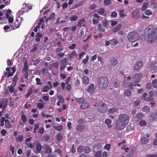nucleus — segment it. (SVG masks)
<instances>
[{
	"label": "nucleus",
	"instance_id": "obj_1",
	"mask_svg": "<svg viewBox=\"0 0 157 157\" xmlns=\"http://www.w3.org/2000/svg\"><path fill=\"white\" fill-rule=\"evenodd\" d=\"M129 119V116L126 114L122 113L119 115L116 121L115 128L120 131L123 129L128 123Z\"/></svg>",
	"mask_w": 157,
	"mask_h": 157
},
{
	"label": "nucleus",
	"instance_id": "obj_2",
	"mask_svg": "<svg viewBox=\"0 0 157 157\" xmlns=\"http://www.w3.org/2000/svg\"><path fill=\"white\" fill-rule=\"evenodd\" d=\"M109 85L108 78L105 76L99 77L98 80V87L101 89H105Z\"/></svg>",
	"mask_w": 157,
	"mask_h": 157
},
{
	"label": "nucleus",
	"instance_id": "obj_3",
	"mask_svg": "<svg viewBox=\"0 0 157 157\" xmlns=\"http://www.w3.org/2000/svg\"><path fill=\"white\" fill-rule=\"evenodd\" d=\"M157 38V28L153 29L147 37V41L148 43H152Z\"/></svg>",
	"mask_w": 157,
	"mask_h": 157
},
{
	"label": "nucleus",
	"instance_id": "obj_4",
	"mask_svg": "<svg viewBox=\"0 0 157 157\" xmlns=\"http://www.w3.org/2000/svg\"><path fill=\"white\" fill-rule=\"evenodd\" d=\"M139 35L136 32H132L128 35V39L130 42H134L139 39Z\"/></svg>",
	"mask_w": 157,
	"mask_h": 157
},
{
	"label": "nucleus",
	"instance_id": "obj_5",
	"mask_svg": "<svg viewBox=\"0 0 157 157\" xmlns=\"http://www.w3.org/2000/svg\"><path fill=\"white\" fill-rule=\"evenodd\" d=\"M97 109L98 111L100 113H104L107 111V107L104 103L101 102L98 104Z\"/></svg>",
	"mask_w": 157,
	"mask_h": 157
},
{
	"label": "nucleus",
	"instance_id": "obj_6",
	"mask_svg": "<svg viewBox=\"0 0 157 157\" xmlns=\"http://www.w3.org/2000/svg\"><path fill=\"white\" fill-rule=\"evenodd\" d=\"M31 8V6H29L27 4L25 3L23 5V7L19 11L18 13L20 15H22L25 12H28Z\"/></svg>",
	"mask_w": 157,
	"mask_h": 157
},
{
	"label": "nucleus",
	"instance_id": "obj_7",
	"mask_svg": "<svg viewBox=\"0 0 157 157\" xmlns=\"http://www.w3.org/2000/svg\"><path fill=\"white\" fill-rule=\"evenodd\" d=\"M60 66L59 67L60 72H62L66 68L67 63V58H65L60 61Z\"/></svg>",
	"mask_w": 157,
	"mask_h": 157
},
{
	"label": "nucleus",
	"instance_id": "obj_8",
	"mask_svg": "<svg viewBox=\"0 0 157 157\" xmlns=\"http://www.w3.org/2000/svg\"><path fill=\"white\" fill-rule=\"evenodd\" d=\"M132 16V18L136 19H139L141 18V16L139 15V11L136 10L133 11Z\"/></svg>",
	"mask_w": 157,
	"mask_h": 157
},
{
	"label": "nucleus",
	"instance_id": "obj_9",
	"mask_svg": "<svg viewBox=\"0 0 157 157\" xmlns=\"http://www.w3.org/2000/svg\"><path fill=\"white\" fill-rule=\"evenodd\" d=\"M143 64V62L141 61H137L134 66V70L135 71H138L142 67Z\"/></svg>",
	"mask_w": 157,
	"mask_h": 157
},
{
	"label": "nucleus",
	"instance_id": "obj_10",
	"mask_svg": "<svg viewBox=\"0 0 157 157\" xmlns=\"http://www.w3.org/2000/svg\"><path fill=\"white\" fill-rule=\"evenodd\" d=\"M21 21L17 22L15 21L14 23V25H10L11 30H14L16 29L19 28L20 26L21 25Z\"/></svg>",
	"mask_w": 157,
	"mask_h": 157
},
{
	"label": "nucleus",
	"instance_id": "obj_11",
	"mask_svg": "<svg viewBox=\"0 0 157 157\" xmlns=\"http://www.w3.org/2000/svg\"><path fill=\"white\" fill-rule=\"evenodd\" d=\"M48 84L49 86H45L43 89V92H46L48 91V90L52 87L51 82L49 81L48 82Z\"/></svg>",
	"mask_w": 157,
	"mask_h": 157
},
{
	"label": "nucleus",
	"instance_id": "obj_12",
	"mask_svg": "<svg viewBox=\"0 0 157 157\" xmlns=\"http://www.w3.org/2000/svg\"><path fill=\"white\" fill-rule=\"evenodd\" d=\"M143 77V75L142 74H137L134 75L133 77V79L136 80H139V82L141 79Z\"/></svg>",
	"mask_w": 157,
	"mask_h": 157
},
{
	"label": "nucleus",
	"instance_id": "obj_13",
	"mask_svg": "<svg viewBox=\"0 0 157 157\" xmlns=\"http://www.w3.org/2000/svg\"><path fill=\"white\" fill-rule=\"evenodd\" d=\"M36 148L37 153H39L42 150V147L40 143H38L36 145Z\"/></svg>",
	"mask_w": 157,
	"mask_h": 157
},
{
	"label": "nucleus",
	"instance_id": "obj_14",
	"mask_svg": "<svg viewBox=\"0 0 157 157\" xmlns=\"http://www.w3.org/2000/svg\"><path fill=\"white\" fill-rule=\"evenodd\" d=\"M118 61L115 57H112L110 60L111 65L113 66H115L117 63Z\"/></svg>",
	"mask_w": 157,
	"mask_h": 157
},
{
	"label": "nucleus",
	"instance_id": "obj_15",
	"mask_svg": "<svg viewBox=\"0 0 157 157\" xmlns=\"http://www.w3.org/2000/svg\"><path fill=\"white\" fill-rule=\"evenodd\" d=\"M90 105V103L87 102H83L82 104H81L80 106L81 108L82 109H84L85 108L89 107Z\"/></svg>",
	"mask_w": 157,
	"mask_h": 157
},
{
	"label": "nucleus",
	"instance_id": "obj_16",
	"mask_svg": "<svg viewBox=\"0 0 157 157\" xmlns=\"http://www.w3.org/2000/svg\"><path fill=\"white\" fill-rule=\"evenodd\" d=\"M52 150L49 144H47L45 145V152L46 153L51 154L52 152Z\"/></svg>",
	"mask_w": 157,
	"mask_h": 157
},
{
	"label": "nucleus",
	"instance_id": "obj_17",
	"mask_svg": "<svg viewBox=\"0 0 157 157\" xmlns=\"http://www.w3.org/2000/svg\"><path fill=\"white\" fill-rule=\"evenodd\" d=\"M82 81L84 84L86 85L88 84L89 81V78L87 76H83L82 78Z\"/></svg>",
	"mask_w": 157,
	"mask_h": 157
},
{
	"label": "nucleus",
	"instance_id": "obj_18",
	"mask_svg": "<svg viewBox=\"0 0 157 157\" xmlns=\"http://www.w3.org/2000/svg\"><path fill=\"white\" fill-rule=\"evenodd\" d=\"M43 35L41 33L39 32L37 33L36 35V38L35 39V40L37 42L40 41V39L42 37Z\"/></svg>",
	"mask_w": 157,
	"mask_h": 157
},
{
	"label": "nucleus",
	"instance_id": "obj_19",
	"mask_svg": "<svg viewBox=\"0 0 157 157\" xmlns=\"http://www.w3.org/2000/svg\"><path fill=\"white\" fill-rule=\"evenodd\" d=\"M157 119V113L155 112L152 113L150 116V119L154 120Z\"/></svg>",
	"mask_w": 157,
	"mask_h": 157
},
{
	"label": "nucleus",
	"instance_id": "obj_20",
	"mask_svg": "<svg viewBox=\"0 0 157 157\" xmlns=\"http://www.w3.org/2000/svg\"><path fill=\"white\" fill-rule=\"evenodd\" d=\"M140 140L142 144H145L148 142L149 139L145 137H143L141 138Z\"/></svg>",
	"mask_w": 157,
	"mask_h": 157
},
{
	"label": "nucleus",
	"instance_id": "obj_21",
	"mask_svg": "<svg viewBox=\"0 0 157 157\" xmlns=\"http://www.w3.org/2000/svg\"><path fill=\"white\" fill-rule=\"evenodd\" d=\"M5 125L7 128H9L12 127V125L10 124L9 121L8 119H6Z\"/></svg>",
	"mask_w": 157,
	"mask_h": 157
},
{
	"label": "nucleus",
	"instance_id": "obj_22",
	"mask_svg": "<svg viewBox=\"0 0 157 157\" xmlns=\"http://www.w3.org/2000/svg\"><path fill=\"white\" fill-rule=\"evenodd\" d=\"M118 43V40L115 39H113L110 40V44L113 46L117 44Z\"/></svg>",
	"mask_w": 157,
	"mask_h": 157
},
{
	"label": "nucleus",
	"instance_id": "obj_23",
	"mask_svg": "<svg viewBox=\"0 0 157 157\" xmlns=\"http://www.w3.org/2000/svg\"><path fill=\"white\" fill-rule=\"evenodd\" d=\"M77 56L78 54L75 51H73L68 55V56L70 58H71L74 56Z\"/></svg>",
	"mask_w": 157,
	"mask_h": 157
},
{
	"label": "nucleus",
	"instance_id": "obj_24",
	"mask_svg": "<svg viewBox=\"0 0 157 157\" xmlns=\"http://www.w3.org/2000/svg\"><path fill=\"white\" fill-rule=\"evenodd\" d=\"M98 31L101 32H104L105 31V29L102 27L101 24H99L98 26Z\"/></svg>",
	"mask_w": 157,
	"mask_h": 157
},
{
	"label": "nucleus",
	"instance_id": "obj_25",
	"mask_svg": "<svg viewBox=\"0 0 157 157\" xmlns=\"http://www.w3.org/2000/svg\"><path fill=\"white\" fill-rule=\"evenodd\" d=\"M94 85L93 83L90 84L88 88L87 91L89 92H91L94 90Z\"/></svg>",
	"mask_w": 157,
	"mask_h": 157
},
{
	"label": "nucleus",
	"instance_id": "obj_26",
	"mask_svg": "<svg viewBox=\"0 0 157 157\" xmlns=\"http://www.w3.org/2000/svg\"><path fill=\"white\" fill-rule=\"evenodd\" d=\"M84 128L83 125L82 124H79L77 125L76 127L77 131L79 132H81L84 129Z\"/></svg>",
	"mask_w": 157,
	"mask_h": 157
},
{
	"label": "nucleus",
	"instance_id": "obj_27",
	"mask_svg": "<svg viewBox=\"0 0 157 157\" xmlns=\"http://www.w3.org/2000/svg\"><path fill=\"white\" fill-rule=\"evenodd\" d=\"M121 24H118L116 27L113 29V32L116 33L121 28Z\"/></svg>",
	"mask_w": 157,
	"mask_h": 157
},
{
	"label": "nucleus",
	"instance_id": "obj_28",
	"mask_svg": "<svg viewBox=\"0 0 157 157\" xmlns=\"http://www.w3.org/2000/svg\"><path fill=\"white\" fill-rule=\"evenodd\" d=\"M118 110V109L117 107H113L112 108L110 109L109 110V113H113L116 111Z\"/></svg>",
	"mask_w": 157,
	"mask_h": 157
},
{
	"label": "nucleus",
	"instance_id": "obj_29",
	"mask_svg": "<svg viewBox=\"0 0 157 157\" xmlns=\"http://www.w3.org/2000/svg\"><path fill=\"white\" fill-rule=\"evenodd\" d=\"M18 75L17 74H16L14 76L13 81V83L14 85L15 86L17 84V81L18 80Z\"/></svg>",
	"mask_w": 157,
	"mask_h": 157
},
{
	"label": "nucleus",
	"instance_id": "obj_30",
	"mask_svg": "<svg viewBox=\"0 0 157 157\" xmlns=\"http://www.w3.org/2000/svg\"><path fill=\"white\" fill-rule=\"evenodd\" d=\"M91 151L90 148L88 146H85L84 148V152L85 153H89Z\"/></svg>",
	"mask_w": 157,
	"mask_h": 157
},
{
	"label": "nucleus",
	"instance_id": "obj_31",
	"mask_svg": "<svg viewBox=\"0 0 157 157\" xmlns=\"http://www.w3.org/2000/svg\"><path fill=\"white\" fill-rule=\"evenodd\" d=\"M85 99L84 98H78L76 99V101L79 104H81L85 101Z\"/></svg>",
	"mask_w": 157,
	"mask_h": 157
},
{
	"label": "nucleus",
	"instance_id": "obj_32",
	"mask_svg": "<svg viewBox=\"0 0 157 157\" xmlns=\"http://www.w3.org/2000/svg\"><path fill=\"white\" fill-rule=\"evenodd\" d=\"M24 137L22 135H19L16 138V140L17 142H21L23 140Z\"/></svg>",
	"mask_w": 157,
	"mask_h": 157
},
{
	"label": "nucleus",
	"instance_id": "obj_33",
	"mask_svg": "<svg viewBox=\"0 0 157 157\" xmlns=\"http://www.w3.org/2000/svg\"><path fill=\"white\" fill-rule=\"evenodd\" d=\"M124 94L125 96L129 97L131 94V92L129 90L127 89L124 90Z\"/></svg>",
	"mask_w": 157,
	"mask_h": 157
},
{
	"label": "nucleus",
	"instance_id": "obj_34",
	"mask_svg": "<svg viewBox=\"0 0 157 157\" xmlns=\"http://www.w3.org/2000/svg\"><path fill=\"white\" fill-rule=\"evenodd\" d=\"M85 20L84 19H82L79 20L78 22V24L77 25L78 27H81L82 23L85 21Z\"/></svg>",
	"mask_w": 157,
	"mask_h": 157
},
{
	"label": "nucleus",
	"instance_id": "obj_35",
	"mask_svg": "<svg viewBox=\"0 0 157 157\" xmlns=\"http://www.w3.org/2000/svg\"><path fill=\"white\" fill-rule=\"evenodd\" d=\"M55 16V13H52L50 15V17L46 19V22H48V20H51V19L52 20V19H53L54 18Z\"/></svg>",
	"mask_w": 157,
	"mask_h": 157
},
{
	"label": "nucleus",
	"instance_id": "obj_36",
	"mask_svg": "<svg viewBox=\"0 0 157 157\" xmlns=\"http://www.w3.org/2000/svg\"><path fill=\"white\" fill-rule=\"evenodd\" d=\"M105 12V11L104 9L103 8H100L97 11L98 13L100 15H102Z\"/></svg>",
	"mask_w": 157,
	"mask_h": 157
},
{
	"label": "nucleus",
	"instance_id": "obj_37",
	"mask_svg": "<svg viewBox=\"0 0 157 157\" xmlns=\"http://www.w3.org/2000/svg\"><path fill=\"white\" fill-rule=\"evenodd\" d=\"M150 108L148 106H145L143 108L142 110L144 112H145L147 113L149 112L150 111Z\"/></svg>",
	"mask_w": 157,
	"mask_h": 157
},
{
	"label": "nucleus",
	"instance_id": "obj_38",
	"mask_svg": "<svg viewBox=\"0 0 157 157\" xmlns=\"http://www.w3.org/2000/svg\"><path fill=\"white\" fill-rule=\"evenodd\" d=\"M151 83L154 88H157V79L153 80L152 81Z\"/></svg>",
	"mask_w": 157,
	"mask_h": 157
},
{
	"label": "nucleus",
	"instance_id": "obj_39",
	"mask_svg": "<svg viewBox=\"0 0 157 157\" xmlns=\"http://www.w3.org/2000/svg\"><path fill=\"white\" fill-rule=\"evenodd\" d=\"M94 155V157H101V152L100 151H97Z\"/></svg>",
	"mask_w": 157,
	"mask_h": 157
},
{
	"label": "nucleus",
	"instance_id": "obj_40",
	"mask_svg": "<svg viewBox=\"0 0 157 157\" xmlns=\"http://www.w3.org/2000/svg\"><path fill=\"white\" fill-rule=\"evenodd\" d=\"M84 147L82 146H78L77 149L78 152L81 153L84 151Z\"/></svg>",
	"mask_w": 157,
	"mask_h": 157
},
{
	"label": "nucleus",
	"instance_id": "obj_41",
	"mask_svg": "<svg viewBox=\"0 0 157 157\" xmlns=\"http://www.w3.org/2000/svg\"><path fill=\"white\" fill-rule=\"evenodd\" d=\"M58 58H62L65 55V52H59L57 54Z\"/></svg>",
	"mask_w": 157,
	"mask_h": 157
},
{
	"label": "nucleus",
	"instance_id": "obj_42",
	"mask_svg": "<svg viewBox=\"0 0 157 157\" xmlns=\"http://www.w3.org/2000/svg\"><path fill=\"white\" fill-rule=\"evenodd\" d=\"M61 47L57 48L55 49L56 52H59L61 51H62L63 50V46L62 45L61 46Z\"/></svg>",
	"mask_w": 157,
	"mask_h": 157
},
{
	"label": "nucleus",
	"instance_id": "obj_43",
	"mask_svg": "<svg viewBox=\"0 0 157 157\" xmlns=\"http://www.w3.org/2000/svg\"><path fill=\"white\" fill-rule=\"evenodd\" d=\"M78 16L75 15H74L71 17L70 20L71 21H75L78 19Z\"/></svg>",
	"mask_w": 157,
	"mask_h": 157
},
{
	"label": "nucleus",
	"instance_id": "obj_44",
	"mask_svg": "<svg viewBox=\"0 0 157 157\" xmlns=\"http://www.w3.org/2000/svg\"><path fill=\"white\" fill-rule=\"evenodd\" d=\"M146 37L144 35H141L140 36L139 40L141 41L140 42V43H141V42H144L145 40Z\"/></svg>",
	"mask_w": 157,
	"mask_h": 157
},
{
	"label": "nucleus",
	"instance_id": "obj_45",
	"mask_svg": "<svg viewBox=\"0 0 157 157\" xmlns=\"http://www.w3.org/2000/svg\"><path fill=\"white\" fill-rule=\"evenodd\" d=\"M57 139L58 141H61L63 139V136L61 133H59L57 136Z\"/></svg>",
	"mask_w": 157,
	"mask_h": 157
},
{
	"label": "nucleus",
	"instance_id": "obj_46",
	"mask_svg": "<svg viewBox=\"0 0 157 157\" xmlns=\"http://www.w3.org/2000/svg\"><path fill=\"white\" fill-rule=\"evenodd\" d=\"M54 128L55 130H57L58 131H60L62 129L63 127L61 125H59L57 126H56L54 127Z\"/></svg>",
	"mask_w": 157,
	"mask_h": 157
},
{
	"label": "nucleus",
	"instance_id": "obj_47",
	"mask_svg": "<svg viewBox=\"0 0 157 157\" xmlns=\"http://www.w3.org/2000/svg\"><path fill=\"white\" fill-rule=\"evenodd\" d=\"M136 116V118L139 119H142L143 117V114L141 113H137Z\"/></svg>",
	"mask_w": 157,
	"mask_h": 157
},
{
	"label": "nucleus",
	"instance_id": "obj_48",
	"mask_svg": "<svg viewBox=\"0 0 157 157\" xmlns=\"http://www.w3.org/2000/svg\"><path fill=\"white\" fill-rule=\"evenodd\" d=\"M36 84L37 85H40L42 84V82H41V80L40 78H36Z\"/></svg>",
	"mask_w": 157,
	"mask_h": 157
},
{
	"label": "nucleus",
	"instance_id": "obj_49",
	"mask_svg": "<svg viewBox=\"0 0 157 157\" xmlns=\"http://www.w3.org/2000/svg\"><path fill=\"white\" fill-rule=\"evenodd\" d=\"M5 118L4 117H2V120L0 121V126L1 127H3L4 125V122L5 121L6 122Z\"/></svg>",
	"mask_w": 157,
	"mask_h": 157
},
{
	"label": "nucleus",
	"instance_id": "obj_50",
	"mask_svg": "<svg viewBox=\"0 0 157 157\" xmlns=\"http://www.w3.org/2000/svg\"><path fill=\"white\" fill-rule=\"evenodd\" d=\"M29 67L27 63H25L24 64V67L23 69V72L28 71Z\"/></svg>",
	"mask_w": 157,
	"mask_h": 157
},
{
	"label": "nucleus",
	"instance_id": "obj_51",
	"mask_svg": "<svg viewBox=\"0 0 157 157\" xmlns=\"http://www.w3.org/2000/svg\"><path fill=\"white\" fill-rule=\"evenodd\" d=\"M124 11L123 10H121L119 11L120 15L121 17H123L125 16V14L124 13Z\"/></svg>",
	"mask_w": 157,
	"mask_h": 157
},
{
	"label": "nucleus",
	"instance_id": "obj_52",
	"mask_svg": "<svg viewBox=\"0 0 157 157\" xmlns=\"http://www.w3.org/2000/svg\"><path fill=\"white\" fill-rule=\"evenodd\" d=\"M148 3H144L143 4V5L141 8L142 10L143 11L144 10L146 9L147 8V6H148Z\"/></svg>",
	"mask_w": 157,
	"mask_h": 157
},
{
	"label": "nucleus",
	"instance_id": "obj_53",
	"mask_svg": "<svg viewBox=\"0 0 157 157\" xmlns=\"http://www.w3.org/2000/svg\"><path fill=\"white\" fill-rule=\"evenodd\" d=\"M145 13L147 15H150L152 14V12L150 10H147L145 11Z\"/></svg>",
	"mask_w": 157,
	"mask_h": 157
},
{
	"label": "nucleus",
	"instance_id": "obj_54",
	"mask_svg": "<svg viewBox=\"0 0 157 157\" xmlns=\"http://www.w3.org/2000/svg\"><path fill=\"white\" fill-rule=\"evenodd\" d=\"M10 27H11L10 26H9L8 25H6L4 26L3 28V29L6 32H8L10 31V30H8L10 29Z\"/></svg>",
	"mask_w": 157,
	"mask_h": 157
},
{
	"label": "nucleus",
	"instance_id": "obj_55",
	"mask_svg": "<svg viewBox=\"0 0 157 157\" xmlns=\"http://www.w3.org/2000/svg\"><path fill=\"white\" fill-rule=\"evenodd\" d=\"M97 6L95 4H93L91 5L89 7V9L90 10H92L95 9Z\"/></svg>",
	"mask_w": 157,
	"mask_h": 157
},
{
	"label": "nucleus",
	"instance_id": "obj_56",
	"mask_svg": "<svg viewBox=\"0 0 157 157\" xmlns=\"http://www.w3.org/2000/svg\"><path fill=\"white\" fill-rule=\"evenodd\" d=\"M41 25L40 23H38V25L36 26L34 29V31L35 32H37V31L38 29H39L40 28V25Z\"/></svg>",
	"mask_w": 157,
	"mask_h": 157
},
{
	"label": "nucleus",
	"instance_id": "obj_57",
	"mask_svg": "<svg viewBox=\"0 0 157 157\" xmlns=\"http://www.w3.org/2000/svg\"><path fill=\"white\" fill-rule=\"evenodd\" d=\"M37 106L39 109H42L44 107V105L42 103H38L37 104Z\"/></svg>",
	"mask_w": 157,
	"mask_h": 157
},
{
	"label": "nucleus",
	"instance_id": "obj_58",
	"mask_svg": "<svg viewBox=\"0 0 157 157\" xmlns=\"http://www.w3.org/2000/svg\"><path fill=\"white\" fill-rule=\"evenodd\" d=\"M50 138V137L49 135H46L44 136L43 137V139L44 140L46 141H47L49 140Z\"/></svg>",
	"mask_w": 157,
	"mask_h": 157
},
{
	"label": "nucleus",
	"instance_id": "obj_59",
	"mask_svg": "<svg viewBox=\"0 0 157 157\" xmlns=\"http://www.w3.org/2000/svg\"><path fill=\"white\" fill-rule=\"evenodd\" d=\"M102 24L104 27H106L108 25V23L107 20H104L102 21Z\"/></svg>",
	"mask_w": 157,
	"mask_h": 157
},
{
	"label": "nucleus",
	"instance_id": "obj_60",
	"mask_svg": "<svg viewBox=\"0 0 157 157\" xmlns=\"http://www.w3.org/2000/svg\"><path fill=\"white\" fill-rule=\"evenodd\" d=\"M22 120L23 122H25L27 121V118L26 116L24 115H22L21 116Z\"/></svg>",
	"mask_w": 157,
	"mask_h": 157
},
{
	"label": "nucleus",
	"instance_id": "obj_61",
	"mask_svg": "<svg viewBox=\"0 0 157 157\" xmlns=\"http://www.w3.org/2000/svg\"><path fill=\"white\" fill-rule=\"evenodd\" d=\"M58 99H59V101H60V102H61L62 103L64 102V99L61 95H59L58 96Z\"/></svg>",
	"mask_w": 157,
	"mask_h": 157
},
{
	"label": "nucleus",
	"instance_id": "obj_62",
	"mask_svg": "<svg viewBox=\"0 0 157 157\" xmlns=\"http://www.w3.org/2000/svg\"><path fill=\"white\" fill-rule=\"evenodd\" d=\"M89 56H86V58L82 60V63L84 64H86L88 61L89 59Z\"/></svg>",
	"mask_w": 157,
	"mask_h": 157
},
{
	"label": "nucleus",
	"instance_id": "obj_63",
	"mask_svg": "<svg viewBox=\"0 0 157 157\" xmlns=\"http://www.w3.org/2000/svg\"><path fill=\"white\" fill-rule=\"evenodd\" d=\"M105 123L107 125H109L111 124L112 121L109 119H106L105 120Z\"/></svg>",
	"mask_w": 157,
	"mask_h": 157
},
{
	"label": "nucleus",
	"instance_id": "obj_64",
	"mask_svg": "<svg viewBox=\"0 0 157 157\" xmlns=\"http://www.w3.org/2000/svg\"><path fill=\"white\" fill-rule=\"evenodd\" d=\"M80 84V82L79 80L77 79L75 82V87H78Z\"/></svg>",
	"mask_w": 157,
	"mask_h": 157
}]
</instances>
